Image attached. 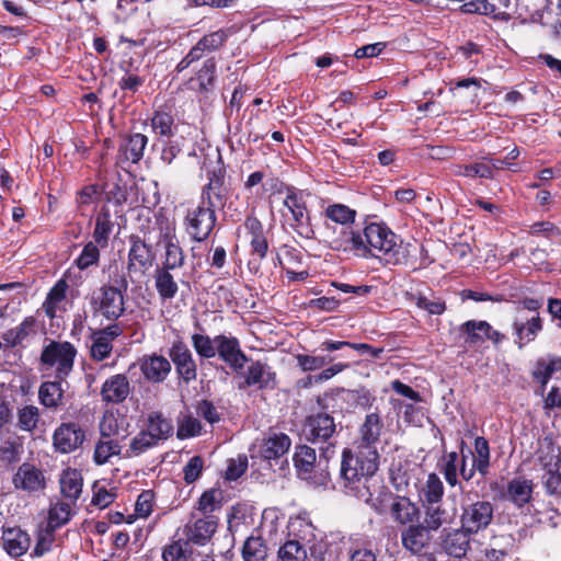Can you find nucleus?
Instances as JSON below:
<instances>
[{"instance_id": "obj_1", "label": "nucleus", "mask_w": 561, "mask_h": 561, "mask_svg": "<svg viewBox=\"0 0 561 561\" xmlns=\"http://www.w3.org/2000/svg\"><path fill=\"white\" fill-rule=\"evenodd\" d=\"M379 412L366 415L359 428L357 451L344 449L337 483L343 491L362 500L373 510L383 511L382 483L375 473L378 470L379 454L376 444L382 432Z\"/></svg>"}, {"instance_id": "obj_2", "label": "nucleus", "mask_w": 561, "mask_h": 561, "mask_svg": "<svg viewBox=\"0 0 561 561\" xmlns=\"http://www.w3.org/2000/svg\"><path fill=\"white\" fill-rule=\"evenodd\" d=\"M365 242L369 257L376 256L387 264H405L410 255V243L392 232L385 224L370 222L365 226Z\"/></svg>"}, {"instance_id": "obj_3", "label": "nucleus", "mask_w": 561, "mask_h": 561, "mask_svg": "<svg viewBox=\"0 0 561 561\" xmlns=\"http://www.w3.org/2000/svg\"><path fill=\"white\" fill-rule=\"evenodd\" d=\"M77 350L70 342L50 341L41 354V363L46 367H56L57 377L66 378L73 369Z\"/></svg>"}, {"instance_id": "obj_4", "label": "nucleus", "mask_w": 561, "mask_h": 561, "mask_svg": "<svg viewBox=\"0 0 561 561\" xmlns=\"http://www.w3.org/2000/svg\"><path fill=\"white\" fill-rule=\"evenodd\" d=\"M215 210L202 203L187 209L183 226L192 240L203 242L210 236L217 220Z\"/></svg>"}, {"instance_id": "obj_5", "label": "nucleus", "mask_w": 561, "mask_h": 561, "mask_svg": "<svg viewBox=\"0 0 561 561\" xmlns=\"http://www.w3.org/2000/svg\"><path fill=\"white\" fill-rule=\"evenodd\" d=\"M283 205L289 213V217L284 214L289 227L301 237L311 238L313 230L309 225L310 217L302 193L295 190H288Z\"/></svg>"}, {"instance_id": "obj_6", "label": "nucleus", "mask_w": 561, "mask_h": 561, "mask_svg": "<svg viewBox=\"0 0 561 561\" xmlns=\"http://www.w3.org/2000/svg\"><path fill=\"white\" fill-rule=\"evenodd\" d=\"M382 503L383 511H374L378 514H383L388 511L392 519L400 525L408 526L419 518L420 508L414 502H412L408 496L393 495L389 493L383 484Z\"/></svg>"}, {"instance_id": "obj_7", "label": "nucleus", "mask_w": 561, "mask_h": 561, "mask_svg": "<svg viewBox=\"0 0 561 561\" xmlns=\"http://www.w3.org/2000/svg\"><path fill=\"white\" fill-rule=\"evenodd\" d=\"M460 527L472 535L488 528L493 519L494 508L489 501H477L461 506Z\"/></svg>"}, {"instance_id": "obj_8", "label": "nucleus", "mask_w": 561, "mask_h": 561, "mask_svg": "<svg viewBox=\"0 0 561 561\" xmlns=\"http://www.w3.org/2000/svg\"><path fill=\"white\" fill-rule=\"evenodd\" d=\"M90 305L94 314H101L108 321H116L125 311L124 295L103 286L92 294Z\"/></svg>"}, {"instance_id": "obj_9", "label": "nucleus", "mask_w": 561, "mask_h": 561, "mask_svg": "<svg viewBox=\"0 0 561 561\" xmlns=\"http://www.w3.org/2000/svg\"><path fill=\"white\" fill-rule=\"evenodd\" d=\"M448 502H433L432 504L422 505L423 523L433 531H437L445 525H450L458 516L457 495L449 494Z\"/></svg>"}, {"instance_id": "obj_10", "label": "nucleus", "mask_w": 561, "mask_h": 561, "mask_svg": "<svg viewBox=\"0 0 561 561\" xmlns=\"http://www.w3.org/2000/svg\"><path fill=\"white\" fill-rule=\"evenodd\" d=\"M218 519L214 515H199L192 512L184 526V535L188 542L205 545L216 533Z\"/></svg>"}, {"instance_id": "obj_11", "label": "nucleus", "mask_w": 561, "mask_h": 561, "mask_svg": "<svg viewBox=\"0 0 561 561\" xmlns=\"http://www.w3.org/2000/svg\"><path fill=\"white\" fill-rule=\"evenodd\" d=\"M207 179L208 182L202 190L199 203L214 209L222 208L229 192L225 184V171L220 168L209 171Z\"/></svg>"}, {"instance_id": "obj_12", "label": "nucleus", "mask_w": 561, "mask_h": 561, "mask_svg": "<svg viewBox=\"0 0 561 561\" xmlns=\"http://www.w3.org/2000/svg\"><path fill=\"white\" fill-rule=\"evenodd\" d=\"M123 334L119 323H113L106 328L92 331L90 335V355L93 360L102 362L108 358L113 351V341Z\"/></svg>"}, {"instance_id": "obj_13", "label": "nucleus", "mask_w": 561, "mask_h": 561, "mask_svg": "<svg viewBox=\"0 0 561 561\" xmlns=\"http://www.w3.org/2000/svg\"><path fill=\"white\" fill-rule=\"evenodd\" d=\"M169 356L175 366L176 374L190 383L197 377V365L188 346L182 341H175L169 350Z\"/></svg>"}, {"instance_id": "obj_14", "label": "nucleus", "mask_w": 561, "mask_h": 561, "mask_svg": "<svg viewBox=\"0 0 561 561\" xmlns=\"http://www.w3.org/2000/svg\"><path fill=\"white\" fill-rule=\"evenodd\" d=\"M331 248L355 256L369 257L368 245L365 242V227L362 230L344 228L341 234L331 241Z\"/></svg>"}, {"instance_id": "obj_15", "label": "nucleus", "mask_w": 561, "mask_h": 561, "mask_svg": "<svg viewBox=\"0 0 561 561\" xmlns=\"http://www.w3.org/2000/svg\"><path fill=\"white\" fill-rule=\"evenodd\" d=\"M217 355L232 370L240 371L249 358L240 347L239 340L234 336L219 334L216 336Z\"/></svg>"}, {"instance_id": "obj_16", "label": "nucleus", "mask_w": 561, "mask_h": 561, "mask_svg": "<svg viewBox=\"0 0 561 561\" xmlns=\"http://www.w3.org/2000/svg\"><path fill=\"white\" fill-rule=\"evenodd\" d=\"M433 533L423 522L419 524L412 523L403 528L400 534L402 547L413 554H419L430 547L433 540Z\"/></svg>"}, {"instance_id": "obj_17", "label": "nucleus", "mask_w": 561, "mask_h": 561, "mask_svg": "<svg viewBox=\"0 0 561 561\" xmlns=\"http://www.w3.org/2000/svg\"><path fill=\"white\" fill-rule=\"evenodd\" d=\"M85 438L84 431L77 423H62L54 433V446L68 454L80 447Z\"/></svg>"}, {"instance_id": "obj_18", "label": "nucleus", "mask_w": 561, "mask_h": 561, "mask_svg": "<svg viewBox=\"0 0 561 561\" xmlns=\"http://www.w3.org/2000/svg\"><path fill=\"white\" fill-rule=\"evenodd\" d=\"M470 536L462 527L444 529L440 536L443 550L454 559H462L470 549Z\"/></svg>"}, {"instance_id": "obj_19", "label": "nucleus", "mask_w": 561, "mask_h": 561, "mask_svg": "<svg viewBox=\"0 0 561 561\" xmlns=\"http://www.w3.org/2000/svg\"><path fill=\"white\" fill-rule=\"evenodd\" d=\"M242 376L243 381L239 385L240 390L249 387H256L260 390L275 387V374L266 364L260 360L252 362Z\"/></svg>"}, {"instance_id": "obj_20", "label": "nucleus", "mask_w": 561, "mask_h": 561, "mask_svg": "<svg viewBox=\"0 0 561 561\" xmlns=\"http://www.w3.org/2000/svg\"><path fill=\"white\" fill-rule=\"evenodd\" d=\"M131 386L126 375L116 374L108 377L101 387V398L105 403L119 404L130 394Z\"/></svg>"}, {"instance_id": "obj_21", "label": "nucleus", "mask_w": 561, "mask_h": 561, "mask_svg": "<svg viewBox=\"0 0 561 561\" xmlns=\"http://www.w3.org/2000/svg\"><path fill=\"white\" fill-rule=\"evenodd\" d=\"M335 433V423L328 413H318L308 417L305 434L312 443H327Z\"/></svg>"}, {"instance_id": "obj_22", "label": "nucleus", "mask_w": 561, "mask_h": 561, "mask_svg": "<svg viewBox=\"0 0 561 561\" xmlns=\"http://www.w3.org/2000/svg\"><path fill=\"white\" fill-rule=\"evenodd\" d=\"M13 484L16 489L26 492H36L45 488V477L38 468L24 462L14 474Z\"/></svg>"}, {"instance_id": "obj_23", "label": "nucleus", "mask_w": 561, "mask_h": 561, "mask_svg": "<svg viewBox=\"0 0 561 561\" xmlns=\"http://www.w3.org/2000/svg\"><path fill=\"white\" fill-rule=\"evenodd\" d=\"M139 366L144 377L153 383L165 380L171 371L170 362L164 356L157 354L144 356Z\"/></svg>"}, {"instance_id": "obj_24", "label": "nucleus", "mask_w": 561, "mask_h": 561, "mask_svg": "<svg viewBox=\"0 0 561 561\" xmlns=\"http://www.w3.org/2000/svg\"><path fill=\"white\" fill-rule=\"evenodd\" d=\"M130 249L128 251V265L130 272L134 267L148 268L152 265L154 260V252L151 245H148L144 240L137 236L129 238Z\"/></svg>"}, {"instance_id": "obj_25", "label": "nucleus", "mask_w": 561, "mask_h": 561, "mask_svg": "<svg viewBox=\"0 0 561 561\" xmlns=\"http://www.w3.org/2000/svg\"><path fill=\"white\" fill-rule=\"evenodd\" d=\"M290 444L286 434L272 433L261 443L259 454L265 460L278 459L289 450Z\"/></svg>"}, {"instance_id": "obj_26", "label": "nucleus", "mask_w": 561, "mask_h": 561, "mask_svg": "<svg viewBox=\"0 0 561 561\" xmlns=\"http://www.w3.org/2000/svg\"><path fill=\"white\" fill-rule=\"evenodd\" d=\"M164 243L165 256L161 268L176 270L184 264V253L175 240L174 229L169 226L165 231L161 234V240Z\"/></svg>"}, {"instance_id": "obj_27", "label": "nucleus", "mask_w": 561, "mask_h": 561, "mask_svg": "<svg viewBox=\"0 0 561 561\" xmlns=\"http://www.w3.org/2000/svg\"><path fill=\"white\" fill-rule=\"evenodd\" d=\"M59 485L62 496L67 501L76 503L79 500L83 488V478L81 472L73 468L65 469L59 476Z\"/></svg>"}, {"instance_id": "obj_28", "label": "nucleus", "mask_w": 561, "mask_h": 561, "mask_svg": "<svg viewBox=\"0 0 561 561\" xmlns=\"http://www.w3.org/2000/svg\"><path fill=\"white\" fill-rule=\"evenodd\" d=\"M144 431L156 444H159V442L168 439L173 434V424L162 413L152 412L148 415L147 425Z\"/></svg>"}, {"instance_id": "obj_29", "label": "nucleus", "mask_w": 561, "mask_h": 561, "mask_svg": "<svg viewBox=\"0 0 561 561\" xmlns=\"http://www.w3.org/2000/svg\"><path fill=\"white\" fill-rule=\"evenodd\" d=\"M147 136L136 133L125 138L119 146V154L124 161L139 162L147 146Z\"/></svg>"}, {"instance_id": "obj_30", "label": "nucleus", "mask_w": 561, "mask_h": 561, "mask_svg": "<svg viewBox=\"0 0 561 561\" xmlns=\"http://www.w3.org/2000/svg\"><path fill=\"white\" fill-rule=\"evenodd\" d=\"M3 548L12 557L24 554L30 548V536L20 528H9L2 535Z\"/></svg>"}, {"instance_id": "obj_31", "label": "nucleus", "mask_w": 561, "mask_h": 561, "mask_svg": "<svg viewBox=\"0 0 561 561\" xmlns=\"http://www.w3.org/2000/svg\"><path fill=\"white\" fill-rule=\"evenodd\" d=\"M513 328L516 334V343L519 348L534 341L537 334L542 330V321L539 316H534L526 321H514Z\"/></svg>"}, {"instance_id": "obj_32", "label": "nucleus", "mask_w": 561, "mask_h": 561, "mask_svg": "<svg viewBox=\"0 0 561 561\" xmlns=\"http://www.w3.org/2000/svg\"><path fill=\"white\" fill-rule=\"evenodd\" d=\"M466 13H478L483 15H490L494 20L507 22L512 15L510 12L501 10L495 2L491 0H472L462 5Z\"/></svg>"}, {"instance_id": "obj_33", "label": "nucleus", "mask_w": 561, "mask_h": 561, "mask_svg": "<svg viewBox=\"0 0 561 561\" xmlns=\"http://www.w3.org/2000/svg\"><path fill=\"white\" fill-rule=\"evenodd\" d=\"M38 400L45 408L56 411L64 400V389L59 381H44L38 388Z\"/></svg>"}, {"instance_id": "obj_34", "label": "nucleus", "mask_w": 561, "mask_h": 561, "mask_svg": "<svg viewBox=\"0 0 561 561\" xmlns=\"http://www.w3.org/2000/svg\"><path fill=\"white\" fill-rule=\"evenodd\" d=\"M113 227L114 224L108 208H101L95 218V227L92 234L94 242L101 248L107 247Z\"/></svg>"}, {"instance_id": "obj_35", "label": "nucleus", "mask_w": 561, "mask_h": 561, "mask_svg": "<svg viewBox=\"0 0 561 561\" xmlns=\"http://www.w3.org/2000/svg\"><path fill=\"white\" fill-rule=\"evenodd\" d=\"M268 547L260 535H251L242 546V558L244 561H266Z\"/></svg>"}, {"instance_id": "obj_36", "label": "nucleus", "mask_w": 561, "mask_h": 561, "mask_svg": "<svg viewBox=\"0 0 561 561\" xmlns=\"http://www.w3.org/2000/svg\"><path fill=\"white\" fill-rule=\"evenodd\" d=\"M153 277L154 286L160 298L163 301L173 299L178 294L179 286L170 273V270L157 268Z\"/></svg>"}, {"instance_id": "obj_37", "label": "nucleus", "mask_w": 561, "mask_h": 561, "mask_svg": "<svg viewBox=\"0 0 561 561\" xmlns=\"http://www.w3.org/2000/svg\"><path fill=\"white\" fill-rule=\"evenodd\" d=\"M421 505L439 502L444 496V484L436 473H430L419 491Z\"/></svg>"}, {"instance_id": "obj_38", "label": "nucleus", "mask_w": 561, "mask_h": 561, "mask_svg": "<svg viewBox=\"0 0 561 561\" xmlns=\"http://www.w3.org/2000/svg\"><path fill=\"white\" fill-rule=\"evenodd\" d=\"M75 504L76 503H71L70 501H57L51 504L48 511V520L46 526L56 530L57 528L66 525L75 513L72 510V505Z\"/></svg>"}, {"instance_id": "obj_39", "label": "nucleus", "mask_w": 561, "mask_h": 561, "mask_svg": "<svg viewBox=\"0 0 561 561\" xmlns=\"http://www.w3.org/2000/svg\"><path fill=\"white\" fill-rule=\"evenodd\" d=\"M468 454L473 456L472 462L477 468L478 473L484 478L489 473L490 468V447L489 443L484 437H477L474 439V453L468 450Z\"/></svg>"}, {"instance_id": "obj_40", "label": "nucleus", "mask_w": 561, "mask_h": 561, "mask_svg": "<svg viewBox=\"0 0 561 561\" xmlns=\"http://www.w3.org/2000/svg\"><path fill=\"white\" fill-rule=\"evenodd\" d=\"M277 559L278 561H307L308 552L299 540L288 539L279 546Z\"/></svg>"}, {"instance_id": "obj_41", "label": "nucleus", "mask_w": 561, "mask_h": 561, "mask_svg": "<svg viewBox=\"0 0 561 561\" xmlns=\"http://www.w3.org/2000/svg\"><path fill=\"white\" fill-rule=\"evenodd\" d=\"M533 493V483L526 479H513L507 486L510 499L517 505L528 503Z\"/></svg>"}, {"instance_id": "obj_42", "label": "nucleus", "mask_w": 561, "mask_h": 561, "mask_svg": "<svg viewBox=\"0 0 561 561\" xmlns=\"http://www.w3.org/2000/svg\"><path fill=\"white\" fill-rule=\"evenodd\" d=\"M335 356L330 354H298L296 360L302 371H314L332 364Z\"/></svg>"}, {"instance_id": "obj_43", "label": "nucleus", "mask_w": 561, "mask_h": 561, "mask_svg": "<svg viewBox=\"0 0 561 561\" xmlns=\"http://www.w3.org/2000/svg\"><path fill=\"white\" fill-rule=\"evenodd\" d=\"M190 542L185 539L173 540L162 550L163 561H190L191 559Z\"/></svg>"}, {"instance_id": "obj_44", "label": "nucleus", "mask_w": 561, "mask_h": 561, "mask_svg": "<svg viewBox=\"0 0 561 561\" xmlns=\"http://www.w3.org/2000/svg\"><path fill=\"white\" fill-rule=\"evenodd\" d=\"M221 493L216 489L205 491L198 499L194 510L199 515H213V513L221 507Z\"/></svg>"}, {"instance_id": "obj_45", "label": "nucleus", "mask_w": 561, "mask_h": 561, "mask_svg": "<svg viewBox=\"0 0 561 561\" xmlns=\"http://www.w3.org/2000/svg\"><path fill=\"white\" fill-rule=\"evenodd\" d=\"M34 327L35 319L27 317L16 328L8 330L3 334V341L11 346L20 345L30 334L35 332Z\"/></svg>"}, {"instance_id": "obj_46", "label": "nucleus", "mask_w": 561, "mask_h": 561, "mask_svg": "<svg viewBox=\"0 0 561 561\" xmlns=\"http://www.w3.org/2000/svg\"><path fill=\"white\" fill-rule=\"evenodd\" d=\"M192 345L196 354L203 359H209L217 355L216 336L211 339L209 335L194 333L191 336Z\"/></svg>"}, {"instance_id": "obj_47", "label": "nucleus", "mask_w": 561, "mask_h": 561, "mask_svg": "<svg viewBox=\"0 0 561 561\" xmlns=\"http://www.w3.org/2000/svg\"><path fill=\"white\" fill-rule=\"evenodd\" d=\"M121 445L113 438H100L94 448V461L98 465H103L108 461L112 456L121 453Z\"/></svg>"}, {"instance_id": "obj_48", "label": "nucleus", "mask_w": 561, "mask_h": 561, "mask_svg": "<svg viewBox=\"0 0 561 561\" xmlns=\"http://www.w3.org/2000/svg\"><path fill=\"white\" fill-rule=\"evenodd\" d=\"M317 461L316 450L309 446L302 445L296 448L294 455L295 467L299 472L311 473Z\"/></svg>"}, {"instance_id": "obj_49", "label": "nucleus", "mask_w": 561, "mask_h": 561, "mask_svg": "<svg viewBox=\"0 0 561 561\" xmlns=\"http://www.w3.org/2000/svg\"><path fill=\"white\" fill-rule=\"evenodd\" d=\"M67 288V283L61 279L49 290L44 302L45 312L49 318L56 316L58 305L66 298Z\"/></svg>"}, {"instance_id": "obj_50", "label": "nucleus", "mask_w": 561, "mask_h": 561, "mask_svg": "<svg viewBox=\"0 0 561 561\" xmlns=\"http://www.w3.org/2000/svg\"><path fill=\"white\" fill-rule=\"evenodd\" d=\"M480 324H485V321L469 320L459 327V332L465 336V344L472 346L482 343L486 339Z\"/></svg>"}, {"instance_id": "obj_51", "label": "nucleus", "mask_w": 561, "mask_h": 561, "mask_svg": "<svg viewBox=\"0 0 561 561\" xmlns=\"http://www.w3.org/2000/svg\"><path fill=\"white\" fill-rule=\"evenodd\" d=\"M324 214L327 218L342 226L353 224L356 218V210L344 204L329 205Z\"/></svg>"}, {"instance_id": "obj_52", "label": "nucleus", "mask_w": 561, "mask_h": 561, "mask_svg": "<svg viewBox=\"0 0 561 561\" xmlns=\"http://www.w3.org/2000/svg\"><path fill=\"white\" fill-rule=\"evenodd\" d=\"M16 426L24 432H32L37 427L39 410L35 405H24L18 410Z\"/></svg>"}, {"instance_id": "obj_53", "label": "nucleus", "mask_w": 561, "mask_h": 561, "mask_svg": "<svg viewBox=\"0 0 561 561\" xmlns=\"http://www.w3.org/2000/svg\"><path fill=\"white\" fill-rule=\"evenodd\" d=\"M151 128L159 136L172 137L174 134L173 116L167 112H156L151 118Z\"/></svg>"}, {"instance_id": "obj_54", "label": "nucleus", "mask_w": 561, "mask_h": 561, "mask_svg": "<svg viewBox=\"0 0 561 561\" xmlns=\"http://www.w3.org/2000/svg\"><path fill=\"white\" fill-rule=\"evenodd\" d=\"M455 173L460 176L493 179V168L488 163L477 162L472 164L457 165Z\"/></svg>"}, {"instance_id": "obj_55", "label": "nucleus", "mask_w": 561, "mask_h": 561, "mask_svg": "<svg viewBox=\"0 0 561 561\" xmlns=\"http://www.w3.org/2000/svg\"><path fill=\"white\" fill-rule=\"evenodd\" d=\"M440 471L449 486L454 488L459 484L458 454L456 451L448 453L444 456Z\"/></svg>"}, {"instance_id": "obj_56", "label": "nucleus", "mask_w": 561, "mask_h": 561, "mask_svg": "<svg viewBox=\"0 0 561 561\" xmlns=\"http://www.w3.org/2000/svg\"><path fill=\"white\" fill-rule=\"evenodd\" d=\"M156 442L141 430L136 436L130 439L129 447L127 449L128 457H137L146 453L150 448L157 446Z\"/></svg>"}, {"instance_id": "obj_57", "label": "nucleus", "mask_w": 561, "mask_h": 561, "mask_svg": "<svg viewBox=\"0 0 561 561\" xmlns=\"http://www.w3.org/2000/svg\"><path fill=\"white\" fill-rule=\"evenodd\" d=\"M99 244L94 241L88 242L80 255L76 260V265L79 270L83 271L92 265H96L100 260Z\"/></svg>"}, {"instance_id": "obj_58", "label": "nucleus", "mask_w": 561, "mask_h": 561, "mask_svg": "<svg viewBox=\"0 0 561 561\" xmlns=\"http://www.w3.org/2000/svg\"><path fill=\"white\" fill-rule=\"evenodd\" d=\"M344 347H351L362 353H369V351H373V346L366 343H351L347 341H332V340H325L323 341L319 350L321 352H334L342 350Z\"/></svg>"}, {"instance_id": "obj_59", "label": "nucleus", "mask_w": 561, "mask_h": 561, "mask_svg": "<svg viewBox=\"0 0 561 561\" xmlns=\"http://www.w3.org/2000/svg\"><path fill=\"white\" fill-rule=\"evenodd\" d=\"M414 299L415 305L420 309L426 310L430 314L439 316L443 314L446 310L445 301L439 298L430 299L426 296L419 295Z\"/></svg>"}, {"instance_id": "obj_60", "label": "nucleus", "mask_w": 561, "mask_h": 561, "mask_svg": "<svg viewBox=\"0 0 561 561\" xmlns=\"http://www.w3.org/2000/svg\"><path fill=\"white\" fill-rule=\"evenodd\" d=\"M227 41V33L222 30L205 35L198 42L205 51L211 53L220 48Z\"/></svg>"}, {"instance_id": "obj_61", "label": "nucleus", "mask_w": 561, "mask_h": 561, "mask_svg": "<svg viewBox=\"0 0 561 561\" xmlns=\"http://www.w3.org/2000/svg\"><path fill=\"white\" fill-rule=\"evenodd\" d=\"M216 73V62L214 59H207L198 71L197 80L201 90H208L214 84Z\"/></svg>"}, {"instance_id": "obj_62", "label": "nucleus", "mask_w": 561, "mask_h": 561, "mask_svg": "<svg viewBox=\"0 0 561 561\" xmlns=\"http://www.w3.org/2000/svg\"><path fill=\"white\" fill-rule=\"evenodd\" d=\"M543 484L546 491L554 496L561 497V472L558 470L549 469L545 472Z\"/></svg>"}, {"instance_id": "obj_63", "label": "nucleus", "mask_w": 561, "mask_h": 561, "mask_svg": "<svg viewBox=\"0 0 561 561\" xmlns=\"http://www.w3.org/2000/svg\"><path fill=\"white\" fill-rule=\"evenodd\" d=\"M202 431L201 422L193 417H185L176 432V436L180 439H185L188 437H194L196 435H199Z\"/></svg>"}, {"instance_id": "obj_64", "label": "nucleus", "mask_w": 561, "mask_h": 561, "mask_svg": "<svg viewBox=\"0 0 561 561\" xmlns=\"http://www.w3.org/2000/svg\"><path fill=\"white\" fill-rule=\"evenodd\" d=\"M153 493L151 491H142L136 501L135 513L138 517L146 518L152 512Z\"/></svg>"}]
</instances>
